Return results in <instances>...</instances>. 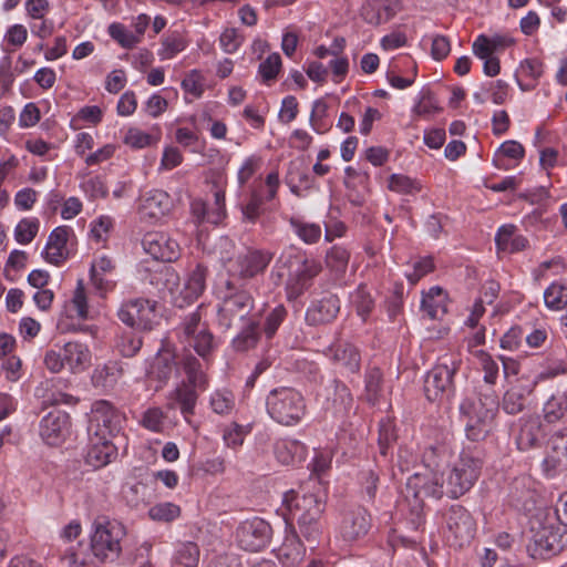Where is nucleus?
<instances>
[{
	"label": "nucleus",
	"instance_id": "1",
	"mask_svg": "<svg viewBox=\"0 0 567 567\" xmlns=\"http://www.w3.org/2000/svg\"><path fill=\"white\" fill-rule=\"evenodd\" d=\"M208 269L197 264L182 281L179 275L172 268L165 267L151 275V284L158 287L163 299L184 308L196 301L205 291Z\"/></svg>",
	"mask_w": 567,
	"mask_h": 567
},
{
	"label": "nucleus",
	"instance_id": "2",
	"mask_svg": "<svg viewBox=\"0 0 567 567\" xmlns=\"http://www.w3.org/2000/svg\"><path fill=\"white\" fill-rule=\"evenodd\" d=\"M530 540L527 546L535 559H548L559 554L567 545V528L558 524L548 513H539L530 520Z\"/></svg>",
	"mask_w": 567,
	"mask_h": 567
},
{
	"label": "nucleus",
	"instance_id": "3",
	"mask_svg": "<svg viewBox=\"0 0 567 567\" xmlns=\"http://www.w3.org/2000/svg\"><path fill=\"white\" fill-rule=\"evenodd\" d=\"M483 465V453L477 446H467L445 473L446 495L457 498L468 492L477 481Z\"/></svg>",
	"mask_w": 567,
	"mask_h": 567
},
{
	"label": "nucleus",
	"instance_id": "4",
	"mask_svg": "<svg viewBox=\"0 0 567 567\" xmlns=\"http://www.w3.org/2000/svg\"><path fill=\"white\" fill-rule=\"evenodd\" d=\"M266 410L276 423L295 426L305 417L307 405L301 392L290 386H279L267 394Z\"/></svg>",
	"mask_w": 567,
	"mask_h": 567
},
{
	"label": "nucleus",
	"instance_id": "5",
	"mask_svg": "<svg viewBox=\"0 0 567 567\" xmlns=\"http://www.w3.org/2000/svg\"><path fill=\"white\" fill-rule=\"evenodd\" d=\"M125 526L115 519L99 517L92 525L91 551L100 563L114 561L122 553Z\"/></svg>",
	"mask_w": 567,
	"mask_h": 567
},
{
	"label": "nucleus",
	"instance_id": "6",
	"mask_svg": "<svg viewBox=\"0 0 567 567\" xmlns=\"http://www.w3.org/2000/svg\"><path fill=\"white\" fill-rule=\"evenodd\" d=\"M499 402L494 391L482 393L475 403H463L461 411L467 417L465 432L467 439L477 442L492 430L498 412Z\"/></svg>",
	"mask_w": 567,
	"mask_h": 567
},
{
	"label": "nucleus",
	"instance_id": "7",
	"mask_svg": "<svg viewBox=\"0 0 567 567\" xmlns=\"http://www.w3.org/2000/svg\"><path fill=\"white\" fill-rule=\"evenodd\" d=\"M43 363L52 373H59L66 369L73 374H79L91 367L92 352L85 343L69 341L48 350Z\"/></svg>",
	"mask_w": 567,
	"mask_h": 567
},
{
	"label": "nucleus",
	"instance_id": "8",
	"mask_svg": "<svg viewBox=\"0 0 567 567\" xmlns=\"http://www.w3.org/2000/svg\"><path fill=\"white\" fill-rule=\"evenodd\" d=\"M460 365L461 359L456 354H444L439 359L424 380V393L429 401H441L453 392V378Z\"/></svg>",
	"mask_w": 567,
	"mask_h": 567
},
{
	"label": "nucleus",
	"instance_id": "9",
	"mask_svg": "<svg viewBox=\"0 0 567 567\" xmlns=\"http://www.w3.org/2000/svg\"><path fill=\"white\" fill-rule=\"evenodd\" d=\"M254 309V299L245 290L237 291L233 285L226 282V291L220 297L217 310L218 324L226 330L231 328L236 321H247Z\"/></svg>",
	"mask_w": 567,
	"mask_h": 567
},
{
	"label": "nucleus",
	"instance_id": "10",
	"mask_svg": "<svg viewBox=\"0 0 567 567\" xmlns=\"http://www.w3.org/2000/svg\"><path fill=\"white\" fill-rule=\"evenodd\" d=\"M371 528L369 512L359 505L350 506L340 513L337 537L347 545L364 538Z\"/></svg>",
	"mask_w": 567,
	"mask_h": 567
},
{
	"label": "nucleus",
	"instance_id": "11",
	"mask_svg": "<svg viewBox=\"0 0 567 567\" xmlns=\"http://www.w3.org/2000/svg\"><path fill=\"white\" fill-rule=\"evenodd\" d=\"M123 415L106 400H97L92 404L89 425L90 435L113 437L122 427Z\"/></svg>",
	"mask_w": 567,
	"mask_h": 567
},
{
	"label": "nucleus",
	"instance_id": "12",
	"mask_svg": "<svg viewBox=\"0 0 567 567\" xmlns=\"http://www.w3.org/2000/svg\"><path fill=\"white\" fill-rule=\"evenodd\" d=\"M117 316L131 328L152 330L156 319V302L143 298L128 300L122 303Z\"/></svg>",
	"mask_w": 567,
	"mask_h": 567
},
{
	"label": "nucleus",
	"instance_id": "13",
	"mask_svg": "<svg viewBox=\"0 0 567 567\" xmlns=\"http://www.w3.org/2000/svg\"><path fill=\"white\" fill-rule=\"evenodd\" d=\"M203 306L185 317L181 329L185 341L193 344L195 351L205 358L215 347L214 337L203 322Z\"/></svg>",
	"mask_w": 567,
	"mask_h": 567
},
{
	"label": "nucleus",
	"instance_id": "14",
	"mask_svg": "<svg viewBox=\"0 0 567 567\" xmlns=\"http://www.w3.org/2000/svg\"><path fill=\"white\" fill-rule=\"evenodd\" d=\"M282 507L291 520L308 517H322L324 502L316 494H299L290 489L284 494Z\"/></svg>",
	"mask_w": 567,
	"mask_h": 567
},
{
	"label": "nucleus",
	"instance_id": "15",
	"mask_svg": "<svg viewBox=\"0 0 567 567\" xmlns=\"http://www.w3.org/2000/svg\"><path fill=\"white\" fill-rule=\"evenodd\" d=\"M321 271V265L316 259H309L301 256L295 257V268L289 272L286 291L288 299H297L311 285L315 277Z\"/></svg>",
	"mask_w": 567,
	"mask_h": 567
},
{
	"label": "nucleus",
	"instance_id": "16",
	"mask_svg": "<svg viewBox=\"0 0 567 567\" xmlns=\"http://www.w3.org/2000/svg\"><path fill=\"white\" fill-rule=\"evenodd\" d=\"M272 536L271 526L259 517L243 522L236 532L239 546L248 551H259L268 546Z\"/></svg>",
	"mask_w": 567,
	"mask_h": 567
},
{
	"label": "nucleus",
	"instance_id": "17",
	"mask_svg": "<svg viewBox=\"0 0 567 567\" xmlns=\"http://www.w3.org/2000/svg\"><path fill=\"white\" fill-rule=\"evenodd\" d=\"M271 259L272 255L268 251L247 249L227 264L226 270L233 277L252 278L264 272Z\"/></svg>",
	"mask_w": 567,
	"mask_h": 567
},
{
	"label": "nucleus",
	"instance_id": "18",
	"mask_svg": "<svg viewBox=\"0 0 567 567\" xmlns=\"http://www.w3.org/2000/svg\"><path fill=\"white\" fill-rule=\"evenodd\" d=\"M408 494H412L417 501L424 497L440 499L446 495L445 472L430 471L417 473L406 483Z\"/></svg>",
	"mask_w": 567,
	"mask_h": 567
},
{
	"label": "nucleus",
	"instance_id": "19",
	"mask_svg": "<svg viewBox=\"0 0 567 567\" xmlns=\"http://www.w3.org/2000/svg\"><path fill=\"white\" fill-rule=\"evenodd\" d=\"M449 533L458 546L471 542L475 534V522L471 514L461 505H453L445 514Z\"/></svg>",
	"mask_w": 567,
	"mask_h": 567
},
{
	"label": "nucleus",
	"instance_id": "20",
	"mask_svg": "<svg viewBox=\"0 0 567 567\" xmlns=\"http://www.w3.org/2000/svg\"><path fill=\"white\" fill-rule=\"evenodd\" d=\"M536 384V380L524 375L517 379V383L512 384L503 395V411L511 415H516L524 411L527 405V400L534 392Z\"/></svg>",
	"mask_w": 567,
	"mask_h": 567
},
{
	"label": "nucleus",
	"instance_id": "21",
	"mask_svg": "<svg viewBox=\"0 0 567 567\" xmlns=\"http://www.w3.org/2000/svg\"><path fill=\"white\" fill-rule=\"evenodd\" d=\"M70 427V416L62 411L48 413L40 422V435L50 446L61 445Z\"/></svg>",
	"mask_w": 567,
	"mask_h": 567
},
{
	"label": "nucleus",
	"instance_id": "22",
	"mask_svg": "<svg viewBox=\"0 0 567 567\" xmlns=\"http://www.w3.org/2000/svg\"><path fill=\"white\" fill-rule=\"evenodd\" d=\"M340 311V300L336 295H327L313 300L306 311V321L310 326L332 322Z\"/></svg>",
	"mask_w": 567,
	"mask_h": 567
},
{
	"label": "nucleus",
	"instance_id": "23",
	"mask_svg": "<svg viewBox=\"0 0 567 567\" xmlns=\"http://www.w3.org/2000/svg\"><path fill=\"white\" fill-rule=\"evenodd\" d=\"M545 437V431L539 416H522L518 420V433L516 444L520 451H528L539 446Z\"/></svg>",
	"mask_w": 567,
	"mask_h": 567
},
{
	"label": "nucleus",
	"instance_id": "24",
	"mask_svg": "<svg viewBox=\"0 0 567 567\" xmlns=\"http://www.w3.org/2000/svg\"><path fill=\"white\" fill-rule=\"evenodd\" d=\"M198 393L195 388L182 382L168 394V409L178 408L184 420L190 424V417L195 413V406L197 404Z\"/></svg>",
	"mask_w": 567,
	"mask_h": 567
},
{
	"label": "nucleus",
	"instance_id": "25",
	"mask_svg": "<svg viewBox=\"0 0 567 567\" xmlns=\"http://www.w3.org/2000/svg\"><path fill=\"white\" fill-rule=\"evenodd\" d=\"M70 228L56 227L50 234L47 245L42 251L44 260L52 265H60L68 258L66 241Z\"/></svg>",
	"mask_w": 567,
	"mask_h": 567
},
{
	"label": "nucleus",
	"instance_id": "26",
	"mask_svg": "<svg viewBox=\"0 0 567 567\" xmlns=\"http://www.w3.org/2000/svg\"><path fill=\"white\" fill-rule=\"evenodd\" d=\"M142 245L144 250L155 259L173 261L177 258L176 243L168 241L163 234H146L142 239Z\"/></svg>",
	"mask_w": 567,
	"mask_h": 567
},
{
	"label": "nucleus",
	"instance_id": "27",
	"mask_svg": "<svg viewBox=\"0 0 567 567\" xmlns=\"http://www.w3.org/2000/svg\"><path fill=\"white\" fill-rule=\"evenodd\" d=\"M274 453L282 465H297L305 461L307 447L298 440L280 439L274 445Z\"/></svg>",
	"mask_w": 567,
	"mask_h": 567
},
{
	"label": "nucleus",
	"instance_id": "28",
	"mask_svg": "<svg viewBox=\"0 0 567 567\" xmlns=\"http://www.w3.org/2000/svg\"><path fill=\"white\" fill-rule=\"evenodd\" d=\"M111 439H102V435H90L91 446L86 455L89 464L94 467H102L111 462L116 454V449Z\"/></svg>",
	"mask_w": 567,
	"mask_h": 567
},
{
	"label": "nucleus",
	"instance_id": "29",
	"mask_svg": "<svg viewBox=\"0 0 567 567\" xmlns=\"http://www.w3.org/2000/svg\"><path fill=\"white\" fill-rule=\"evenodd\" d=\"M124 375V368L118 361H109L104 364L96 365L93 370L91 380L95 388L104 390L114 389Z\"/></svg>",
	"mask_w": 567,
	"mask_h": 567
},
{
	"label": "nucleus",
	"instance_id": "30",
	"mask_svg": "<svg viewBox=\"0 0 567 567\" xmlns=\"http://www.w3.org/2000/svg\"><path fill=\"white\" fill-rule=\"evenodd\" d=\"M328 351V355H330L331 360L347 373H358L360 371L361 355L354 346L341 343L334 348H329Z\"/></svg>",
	"mask_w": 567,
	"mask_h": 567
},
{
	"label": "nucleus",
	"instance_id": "31",
	"mask_svg": "<svg viewBox=\"0 0 567 567\" xmlns=\"http://www.w3.org/2000/svg\"><path fill=\"white\" fill-rule=\"evenodd\" d=\"M525 156L524 146L517 141H506L501 144L493 157L496 168L508 171L516 166Z\"/></svg>",
	"mask_w": 567,
	"mask_h": 567
},
{
	"label": "nucleus",
	"instance_id": "32",
	"mask_svg": "<svg viewBox=\"0 0 567 567\" xmlns=\"http://www.w3.org/2000/svg\"><path fill=\"white\" fill-rule=\"evenodd\" d=\"M279 186V177L277 173L267 175L266 181L259 182L251 193V199L248 208L254 213L257 210L265 200H271L277 193Z\"/></svg>",
	"mask_w": 567,
	"mask_h": 567
},
{
	"label": "nucleus",
	"instance_id": "33",
	"mask_svg": "<svg viewBox=\"0 0 567 567\" xmlns=\"http://www.w3.org/2000/svg\"><path fill=\"white\" fill-rule=\"evenodd\" d=\"M176 370L174 353L168 349H162L153 360L148 374L161 382H166Z\"/></svg>",
	"mask_w": 567,
	"mask_h": 567
},
{
	"label": "nucleus",
	"instance_id": "34",
	"mask_svg": "<svg viewBox=\"0 0 567 567\" xmlns=\"http://www.w3.org/2000/svg\"><path fill=\"white\" fill-rule=\"evenodd\" d=\"M259 337V320L256 316H251L245 321L241 331L233 339V347L237 351H248L257 346Z\"/></svg>",
	"mask_w": 567,
	"mask_h": 567
},
{
	"label": "nucleus",
	"instance_id": "35",
	"mask_svg": "<svg viewBox=\"0 0 567 567\" xmlns=\"http://www.w3.org/2000/svg\"><path fill=\"white\" fill-rule=\"evenodd\" d=\"M515 226L514 225H504L499 227L496 236L495 243L497 249L505 252H517L526 248L527 239L523 236L515 235Z\"/></svg>",
	"mask_w": 567,
	"mask_h": 567
},
{
	"label": "nucleus",
	"instance_id": "36",
	"mask_svg": "<svg viewBox=\"0 0 567 567\" xmlns=\"http://www.w3.org/2000/svg\"><path fill=\"white\" fill-rule=\"evenodd\" d=\"M305 555L306 548L296 537L287 538L277 550V558L284 567H297Z\"/></svg>",
	"mask_w": 567,
	"mask_h": 567
},
{
	"label": "nucleus",
	"instance_id": "37",
	"mask_svg": "<svg viewBox=\"0 0 567 567\" xmlns=\"http://www.w3.org/2000/svg\"><path fill=\"white\" fill-rule=\"evenodd\" d=\"M327 400L331 401V405L336 409V412L346 413L353 404V398L349 388L338 380L331 381L326 388Z\"/></svg>",
	"mask_w": 567,
	"mask_h": 567
},
{
	"label": "nucleus",
	"instance_id": "38",
	"mask_svg": "<svg viewBox=\"0 0 567 567\" xmlns=\"http://www.w3.org/2000/svg\"><path fill=\"white\" fill-rule=\"evenodd\" d=\"M300 537H302L311 549H315L323 536L324 526L322 517H308L297 520Z\"/></svg>",
	"mask_w": 567,
	"mask_h": 567
},
{
	"label": "nucleus",
	"instance_id": "39",
	"mask_svg": "<svg viewBox=\"0 0 567 567\" xmlns=\"http://www.w3.org/2000/svg\"><path fill=\"white\" fill-rule=\"evenodd\" d=\"M452 456V449L446 443L432 445L423 454V462L430 471L443 472V467L449 464Z\"/></svg>",
	"mask_w": 567,
	"mask_h": 567
},
{
	"label": "nucleus",
	"instance_id": "40",
	"mask_svg": "<svg viewBox=\"0 0 567 567\" xmlns=\"http://www.w3.org/2000/svg\"><path fill=\"white\" fill-rule=\"evenodd\" d=\"M208 404L215 414L228 416L236 408V398L228 389H217L209 394Z\"/></svg>",
	"mask_w": 567,
	"mask_h": 567
},
{
	"label": "nucleus",
	"instance_id": "41",
	"mask_svg": "<svg viewBox=\"0 0 567 567\" xmlns=\"http://www.w3.org/2000/svg\"><path fill=\"white\" fill-rule=\"evenodd\" d=\"M89 313L87 299L83 280H78L72 298L65 305V315L69 318L86 319Z\"/></svg>",
	"mask_w": 567,
	"mask_h": 567
},
{
	"label": "nucleus",
	"instance_id": "42",
	"mask_svg": "<svg viewBox=\"0 0 567 567\" xmlns=\"http://www.w3.org/2000/svg\"><path fill=\"white\" fill-rule=\"evenodd\" d=\"M411 266V270L405 271V278L414 286L423 277L431 274L435 269L434 258L432 256H423L411 259L408 262Z\"/></svg>",
	"mask_w": 567,
	"mask_h": 567
},
{
	"label": "nucleus",
	"instance_id": "43",
	"mask_svg": "<svg viewBox=\"0 0 567 567\" xmlns=\"http://www.w3.org/2000/svg\"><path fill=\"white\" fill-rule=\"evenodd\" d=\"M183 369L187 377L186 384L198 390H205L207 388V378L200 368L199 361L195 357H185L183 359Z\"/></svg>",
	"mask_w": 567,
	"mask_h": 567
},
{
	"label": "nucleus",
	"instance_id": "44",
	"mask_svg": "<svg viewBox=\"0 0 567 567\" xmlns=\"http://www.w3.org/2000/svg\"><path fill=\"white\" fill-rule=\"evenodd\" d=\"M383 375L379 368H369L364 377V399L375 404L381 395Z\"/></svg>",
	"mask_w": 567,
	"mask_h": 567
},
{
	"label": "nucleus",
	"instance_id": "45",
	"mask_svg": "<svg viewBox=\"0 0 567 567\" xmlns=\"http://www.w3.org/2000/svg\"><path fill=\"white\" fill-rule=\"evenodd\" d=\"M544 417L548 423H556L567 412V394L557 393L551 395L544 404Z\"/></svg>",
	"mask_w": 567,
	"mask_h": 567
},
{
	"label": "nucleus",
	"instance_id": "46",
	"mask_svg": "<svg viewBox=\"0 0 567 567\" xmlns=\"http://www.w3.org/2000/svg\"><path fill=\"white\" fill-rule=\"evenodd\" d=\"M250 425H241L236 422H231L223 427V442L224 444L233 450L239 449L250 433Z\"/></svg>",
	"mask_w": 567,
	"mask_h": 567
},
{
	"label": "nucleus",
	"instance_id": "47",
	"mask_svg": "<svg viewBox=\"0 0 567 567\" xmlns=\"http://www.w3.org/2000/svg\"><path fill=\"white\" fill-rule=\"evenodd\" d=\"M545 306L554 311L564 309L567 306V286L560 282H553L544 291Z\"/></svg>",
	"mask_w": 567,
	"mask_h": 567
},
{
	"label": "nucleus",
	"instance_id": "48",
	"mask_svg": "<svg viewBox=\"0 0 567 567\" xmlns=\"http://www.w3.org/2000/svg\"><path fill=\"white\" fill-rule=\"evenodd\" d=\"M349 259L350 254L346 248L333 246L326 255V265L336 276H341L348 268Z\"/></svg>",
	"mask_w": 567,
	"mask_h": 567
},
{
	"label": "nucleus",
	"instance_id": "49",
	"mask_svg": "<svg viewBox=\"0 0 567 567\" xmlns=\"http://www.w3.org/2000/svg\"><path fill=\"white\" fill-rule=\"evenodd\" d=\"M282 62L279 53H271L264 60L258 68V75L266 85H271L281 70Z\"/></svg>",
	"mask_w": 567,
	"mask_h": 567
},
{
	"label": "nucleus",
	"instance_id": "50",
	"mask_svg": "<svg viewBox=\"0 0 567 567\" xmlns=\"http://www.w3.org/2000/svg\"><path fill=\"white\" fill-rule=\"evenodd\" d=\"M166 415L158 406L146 409L140 420L138 424L153 433H162L165 426Z\"/></svg>",
	"mask_w": 567,
	"mask_h": 567
},
{
	"label": "nucleus",
	"instance_id": "51",
	"mask_svg": "<svg viewBox=\"0 0 567 567\" xmlns=\"http://www.w3.org/2000/svg\"><path fill=\"white\" fill-rule=\"evenodd\" d=\"M174 561L184 567H196L199 561V548L193 542H185L177 546Z\"/></svg>",
	"mask_w": 567,
	"mask_h": 567
},
{
	"label": "nucleus",
	"instance_id": "52",
	"mask_svg": "<svg viewBox=\"0 0 567 567\" xmlns=\"http://www.w3.org/2000/svg\"><path fill=\"white\" fill-rule=\"evenodd\" d=\"M115 347L126 358L134 357L142 347V339L134 331H123L116 337Z\"/></svg>",
	"mask_w": 567,
	"mask_h": 567
},
{
	"label": "nucleus",
	"instance_id": "53",
	"mask_svg": "<svg viewBox=\"0 0 567 567\" xmlns=\"http://www.w3.org/2000/svg\"><path fill=\"white\" fill-rule=\"evenodd\" d=\"M186 49L184 38L176 31L169 33L162 40V48L158 51L161 60L173 59L177 53Z\"/></svg>",
	"mask_w": 567,
	"mask_h": 567
},
{
	"label": "nucleus",
	"instance_id": "54",
	"mask_svg": "<svg viewBox=\"0 0 567 567\" xmlns=\"http://www.w3.org/2000/svg\"><path fill=\"white\" fill-rule=\"evenodd\" d=\"M39 220L37 218H23L14 229V238L21 245L30 244L39 231Z\"/></svg>",
	"mask_w": 567,
	"mask_h": 567
},
{
	"label": "nucleus",
	"instance_id": "55",
	"mask_svg": "<svg viewBox=\"0 0 567 567\" xmlns=\"http://www.w3.org/2000/svg\"><path fill=\"white\" fill-rule=\"evenodd\" d=\"M107 31L109 35L124 49H132L138 43V35H134L120 22L111 23Z\"/></svg>",
	"mask_w": 567,
	"mask_h": 567
},
{
	"label": "nucleus",
	"instance_id": "56",
	"mask_svg": "<svg viewBox=\"0 0 567 567\" xmlns=\"http://www.w3.org/2000/svg\"><path fill=\"white\" fill-rule=\"evenodd\" d=\"M478 363L484 372V382L494 385L497 381L499 367L498 363L485 351L478 350L475 352Z\"/></svg>",
	"mask_w": 567,
	"mask_h": 567
},
{
	"label": "nucleus",
	"instance_id": "57",
	"mask_svg": "<svg viewBox=\"0 0 567 567\" xmlns=\"http://www.w3.org/2000/svg\"><path fill=\"white\" fill-rule=\"evenodd\" d=\"M148 515L153 520L172 522L179 517L181 508L171 502L158 503L150 508Z\"/></svg>",
	"mask_w": 567,
	"mask_h": 567
},
{
	"label": "nucleus",
	"instance_id": "58",
	"mask_svg": "<svg viewBox=\"0 0 567 567\" xmlns=\"http://www.w3.org/2000/svg\"><path fill=\"white\" fill-rule=\"evenodd\" d=\"M350 302L355 308L357 313L365 319L371 312L373 300L368 290L360 286L350 295Z\"/></svg>",
	"mask_w": 567,
	"mask_h": 567
},
{
	"label": "nucleus",
	"instance_id": "59",
	"mask_svg": "<svg viewBox=\"0 0 567 567\" xmlns=\"http://www.w3.org/2000/svg\"><path fill=\"white\" fill-rule=\"evenodd\" d=\"M113 229V220L109 215H100L91 223L90 236L96 243L105 241Z\"/></svg>",
	"mask_w": 567,
	"mask_h": 567
},
{
	"label": "nucleus",
	"instance_id": "60",
	"mask_svg": "<svg viewBox=\"0 0 567 567\" xmlns=\"http://www.w3.org/2000/svg\"><path fill=\"white\" fill-rule=\"evenodd\" d=\"M286 317L287 310L282 305L276 306L267 313L264 326V332L267 338H272L275 336Z\"/></svg>",
	"mask_w": 567,
	"mask_h": 567
},
{
	"label": "nucleus",
	"instance_id": "61",
	"mask_svg": "<svg viewBox=\"0 0 567 567\" xmlns=\"http://www.w3.org/2000/svg\"><path fill=\"white\" fill-rule=\"evenodd\" d=\"M389 188L396 193L413 194L420 190V185L409 176L393 174L389 179Z\"/></svg>",
	"mask_w": 567,
	"mask_h": 567
},
{
	"label": "nucleus",
	"instance_id": "62",
	"mask_svg": "<svg viewBox=\"0 0 567 567\" xmlns=\"http://www.w3.org/2000/svg\"><path fill=\"white\" fill-rule=\"evenodd\" d=\"M396 432L394 424L391 420H382L380 422L379 427V447L381 455L385 456L388 454L389 446L395 442Z\"/></svg>",
	"mask_w": 567,
	"mask_h": 567
},
{
	"label": "nucleus",
	"instance_id": "63",
	"mask_svg": "<svg viewBox=\"0 0 567 567\" xmlns=\"http://www.w3.org/2000/svg\"><path fill=\"white\" fill-rule=\"evenodd\" d=\"M213 254L226 269V265L235 260L233 258L235 255V244L228 237H219L214 246Z\"/></svg>",
	"mask_w": 567,
	"mask_h": 567
},
{
	"label": "nucleus",
	"instance_id": "64",
	"mask_svg": "<svg viewBox=\"0 0 567 567\" xmlns=\"http://www.w3.org/2000/svg\"><path fill=\"white\" fill-rule=\"evenodd\" d=\"M296 234L306 244H315L321 237V228L317 224H303L291 219Z\"/></svg>",
	"mask_w": 567,
	"mask_h": 567
}]
</instances>
